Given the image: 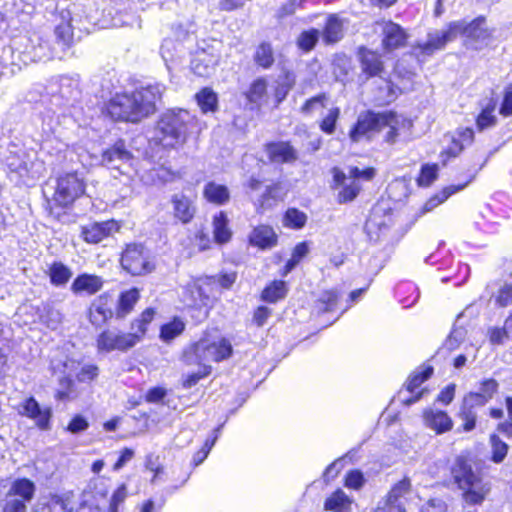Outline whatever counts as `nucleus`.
Here are the masks:
<instances>
[{
  "mask_svg": "<svg viewBox=\"0 0 512 512\" xmlns=\"http://www.w3.org/2000/svg\"><path fill=\"white\" fill-rule=\"evenodd\" d=\"M165 89L163 84L154 83L132 93L116 94L107 104V112L115 120L141 121L156 111Z\"/></svg>",
  "mask_w": 512,
  "mask_h": 512,
  "instance_id": "1",
  "label": "nucleus"
},
{
  "mask_svg": "<svg viewBox=\"0 0 512 512\" xmlns=\"http://www.w3.org/2000/svg\"><path fill=\"white\" fill-rule=\"evenodd\" d=\"M450 475L453 483L462 491V499L466 504H482L491 491L490 483L474 472L471 461L464 455L454 459Z\"/></svg>",
  "mask_w": 512,
  "mask_h": 512,
  "instance_id": "2",
  "label": "nucleus"
},
{
  "mask_svg": "<svg viewBox=\"0 0 512 512\" xmlns=\"http://www.w3.org/2000/svg\"><path fill=\"white\" fill-rule=\"evenodd\" d=\"M484 18H476L467 23L464 20L453 21L448 24L444 30H436L428 33L427 40L419 43L417 48L421 55L430 56L438 50H442L447 43L455 40L458 36H464L470 39H484L486 30L483 27Z\"/></svg>",
  "mask_w": 512,
  "mask_h": 512,
  "instance_id": "3",
  "label": "nucleus"
},
{
  "mask_svg": "<svg viewBox=\"0 0 512 512\" xmlns=\"http://www.w3.org/2000/svg\"><path fill=\"white\" fill-rule=\"evenodd\" d=\"M232 352L233 348L228 339L204 335L183 350L181 359L188 366L208 365L209 362H220L229 358Z\"/></svg>",
  "mask_w": 512,
  "mask_h": 512,
  "instance_id": "4",
  "label": "nucleus"
},
{
  "mask_svg": "<svg viewBox=\"0 0 512 512\" xmlns=\"http://www.w3.org/2000/svg\"><path fill=\"white\" fill-rule=\"evenodd\" d=\"M193 116L184 109H171L163 113L157 123V135L164 147H176L185 142Z\"/></svg>",
  "mask_w": 512,
  "mask_h": 512,
  "instance_id": "5",
  "label": "nucleus"
},
{
  "mask_svg": "<svg viewBox=\"0 0 512 512\" xmlns=\"http://www.w3.org/2000/svg\"><path fill=\"white\" fill-rule=\"evenodd\" d=\"M15 57L23 63L28 65L40 61H47L52 58L51 48L46 40L37 34L32 35L26 41L23 50L17 51L15 54L12 47H3L0 49V74L2 68L9 64L16 65Z\"/></svg>",
  "mask_w": 512,
  "mask_h": 512,
  "instance_id": "6",
  "label": "nucleus"
},
{
  "mask_svg": "<svg viewBox=\"0 0 512 512\" xmlns=\"http://www.w3.org/2000/svg\"><path fill=\"white\" fill-rule=\"evenodd\" d=\"M219 295L216 277L205 276L192 279L183 287L182 300L188 307L209 308Z\"/></svg>",
  "mask_w": 512,
  "mask_h": 512,
  "instance_id": "7",
  "label": "nucleus"
},
{
  "mask_svg": "<svg viewBox=\"0 0 512 512\" xmlns=\"http://www.w3.org/2000/svg\"><path fill=\"white\" fill-rule=\"evenodd\" d=\"M85 192V183L76 172L66 173L56 179L55 190L51 199L47 200L50 214L55 207H68Z\"/></svg>",
  "mask_w": 512,
  "mask_h": 512,
  "instance_id": "8",
  "label": "nucleus"
},
{
  "mask_svg": "<svg viewBox=\"0 0 512 512\" xmlns=\"http://www.w3.org/2000/svg\"><path fill=\"white\" fill-rule=\"evenodd\" d=\"M121 265L124 270L133 276L151 273L155 269V263L151 253L142 244H128L121 255Z\"/></svg>",
  "mask_w": 512,
  "mask_h": 512,
  "instance_id": "9",
  "label": "nucleus"
},
{
  "mask_svg": "<svg viewBox=\"0 0 512 512\" xmlns=\"http://www.w3.org/2000/svg\"><path fill=\"white\" fill-rule=\"evenodd\" d=\"M15 410L18 415L32 420L35 426L41 431L51 429L52 409L49 406L42 407L33 397H26L20 401Z\"/></svg>",
  "mask_w": 512,
  "mask_h": 512,
  "instance_id": "10",
  "label": "nucleus"
},
{
  "mask_svg": "<svg viewBox=\"0 0 512 512\" xmlns=\"http://www.w3.org/2000/svg\"><path fill=\"white\" fill-rule=\"evenodd\" d=\"M333 181L331 189L336 192V201L339 204H346L354 201L362 190L360 182L344 173L337 167L332 169Z\"/></svg>",
  "mask_w": 512,
  "mask_h": 512,
  "instance_id": "11",
  "label": "nucleus"
},
{
  "mask_svg": "<svg viewBox=\"0 0 512 512\" xmlns=\"http://www.w3.org/2000/svg\"><path fill=\"white\" fill-rule=\"evenodd\" d=\"M135 336L128 335L116 329H106L96 338V347L99 353L112 351H127L135 346Z\"/></svg>",
  "mask_w": 512,
  "mask_h": 512,
  "instance_id": "12",
  "label": "nucleus"
},
{
  "mask_svg": "<svg viewBox=\"0 0 512 512\" xmlns=\"http://www.w3.org/2000/svg\"><path fill=\"white\" fill-rule=\"evenodd\" d=\"M389 118L382 116V113L367 112L359 115L357 122L353 125L349 132L352 142H359L370 132L383 131V126L389 124Z\"/></svg>",
  "mask_w": 512,
  "mask_h": 512,
  "instance_id": "13",
  "label": "nucleus"
},
{
  "mask_svg": "<svg viewBox=\"0 0 512 512\" xmlns=\"http://www.w3.org/2000/svg\"><path fill=\"white\" fill-rule=\"evenodd\" d=\"M376 26L381 32L382 47L385 51L390 52L405 46L408 36L399 24L391 20H381L376 22Z\"/></svg>",
  "mask_w": 512,
  "mask_h": 512,
  "instance_id": "14",
  "label": "nucleus"
},
{
  "mask_svg": "<svg viewBox=\"0 0 512 512\" xmlns=\"http://www.w3.org/2000/svg\"><path fill=\"white\" fill-rule=\"evenodd\" d=\"M119 230L115 220L92 222L81 227V237L89 244H98Z\"/></svg>",
  "mask_w": 512,
  "mask_h": 512,
  "instance_id": "15",
  "label": "nucleus"
},
{
  "mask_svg": "<svg viewBox=\"0 0 512 512\" xmlns=\"http://www.w3.org/2000/svg\"><path fill=\"white\" fill-rule=\"evenodd\" d=\"M115 316L112 299L108 294H102L95 298L90 304L88 317L90 323L95 327H101L109 319Z\"/></svg>",
  "mask_w": 512,
  "mask_h": 512,
  "instance_id": "16",
  "label": "nucleus"
},
{
  "mask_svg": "<svg viewBox=\"0 0 512 512\" xmlns=\"http://www.w3.org/2000/svg\"><path fill=\"white\" fill-rule=\"evenodd\" d=\"M391 222L390 214H386L380 208H374L365 223L364 229L371 241H378L388 231Z\"/></svg>",
  "mask_w": 512,
  "mask_h": 512,
  "instance_id": "17",
  "label": "nucleus"
},
{
  "mask_svg": "<svg viewBox=\"0 0 512 512\" xmlns=\"http://www.w3.org/2000/svg\"><path fill=\"white\" fill-rule=\"evenodd\" d=\"M219 61V55L206 50H198L191 60V70L200 77L210 76Z\"/></svg>",
  "mask_w": 512,
  "mask_h": 512,
  "instance_id": "18",
  "label": "nucleus"
},
{
  "mask_svg": "<svg viewBox=\"0 0 512 512\" xmlns=\"http://www.w3.org/2000/svg\"><path fill=\"white\" fill-rule=\"evenodd\" d=\"M265 152L271 162L277 164L292 163L297 160V152L289 142H270L265 145Z\"/></svg>",
  "mask_w": 512,
  "mask_h": 512,
  "instance_id": "19",
  "label": "nucleus"
},
{
  "mask_svg": "<svg viewBox=\"0 0 512 512\" xmlns=\"http://www.w3.org/2000/svg\"><path fill=\"white\" fill-rule=\"evenodd\" d=\"M132 158L123 141L116 142L111 148L104 151L102 163L109 168L120 169L121 164L128 163Z\"/></svg>",
  "mask_w": 512,
  "mask_h": 512,
  "instance_id": "20",
  "label": "nucleus"
},
{
  "mask_svg": "<svg viewBox=\"0 0 512 512\" xmlns=\"http://www.w3.org/2000/svg\"><path fill=\"white\" fill-rule=\"evenodd\" d=\"M361 70L368 77L380 76L384 69L381 56L372 50L361 47L359 49Z\"/></svg>",
  "mask_w": 512,
  "mask_h": 512,
  "instance_id": "21",
  "label": "nucleus"
},
{
  "mask_svg": "<svg viewBox=\"0 0 512 512\" xmlns=\"http://www.w3.org/2000/svg\"><path fill=\"white\" fill-rule=\"evenodd\" d=\"M173 215L184 224L189 223L195 214V206L192 200L184 194H174L171 197Z\"/></svg>",
  "mask_w": 512,
  "mask_h": 512,
  "instance_id": "22",
  "label": "nucleus"
},
{
  "mask_svg": "<svg viewBox=\"0 0 512 512\" xmlns=\"http://www.w3.org/2000/svg\"><path fill=\"white\" fill-rule=\"evenodd\" d=\"M423 418L425 425L437 434L447 432L453 426L452 419L444 411L429 409L424 412Z\"/></svg>",
  "mask_w": 512,
  "mask_h": 512,
  "instance_id": "23",
  "label": "nucleus"
},
{
  "mask_svg": "<svg viewBox=\"0 0 512 512\" xmlns=\"http://www.w3.org/2000/svg\"><path fill=\"white\" fill-rule=\"evenodd\" d=\"M102 287L103 280L101 277L91 274H81L74 279L71 290L74 294L86 293L87 295H93L100 291Z\"/></svg>",
  "mask_w": 512,
  "mask_h": 512,
  "instance_id": "24",
  "label": "nucleus"
},
{
  "mask_svg": "<svg viewBox=\"0 0 512 512\" xmlns=\"http://www.w3.org/2000/svg\"><path fill=\"white\" fill-rule=\"evenodd\" d=\"M411 482L408 478H404L396 483L390 490L386 499V506L389 512H405V508L400 499L409 493Z\"/></svg>",
  "mask_w": 512,
  "mask_h": 512,
  "instance_id": "25",
  "label": "nucleus"
},
{
  "mask_svg": "<svg viewBox=\"0 0 512 512\" xmlns=\"http://www.w3.org/2000/svg\"><path fill=\"white\" fill-rule=\"evenodd\" d=\"M249 242L251 245L257 246L261 249H269L276 245L277 235L272 227L268 225H259L250 233Z\"/></svg>",
  "mask_w": 512,
  "mask_h": 512,
  "instance_id": "26",
  "label": "nucleus"
},
{
  "mask_svg": "<svg viewBox=\"0 0 512 512\" xmlns=\"http://www.w3.org/2000/svg\"><path fill=\"white\" fill-rule=\"evenodd\" d=\"M79 504L75 500L73 492L51 495L49 502L36 512H52L53 509L60 508L64 512H76Z\"/></svg>",
  "mask_w": 512,
  "mask_h": 512,
  "instance_id": "27",
  "label": "nucleus"
},
{
  "mask_svg": "<svg viewBox=\"0 0 512 512\" xmlns=\"http://www.w3.org/2000/svg\"><path fill=\"white\" fill-rule=\"evenodd\" d=\"M477 170L470 171L464 183L445 187L440 193L432 196L423 207L424 212L432 211L454 193L464 189L475 177Z\"/></svg>",
  "mask_w": 512,
  "mask_h": 512,
  "instance_id": "28",
  "label": "nucleus"
},
{
  "mask_svg": "<svg viewBox=\"0 0 512 512\" xmlns=\"http://www.w3.org/2000/svg\"><path fill=\"white\" fill-rule=\"evenodd\" d=\"M140 299V292L137 288H131L120 294L118 304L115 309V318L122 320L129 315L136 303Z\"/></svg>",
  "mask_w": 512,
  "mask_h": 512,
  "instance_id": "29",
  "label": "nucleus"
},
{
  "mask_svg": "<svg viewBox=\"0 0 512 512\" xmlns=\"http://www.w3.org/2000/svg\"><path fill=\"white\" fill-rule=\"evenodd\" d=\"M344 19L337 15H330L324 27L323 39L327 44H334L344 36Z\"/></svg>",
  "mask_w": 512,
  "mask_h": 512,
  "instance_id": "30",
  "label": "nucleus"
},
{
  "mask_svg": "<svg viewBox=\"0 0 512 512\" xmlns=\"http://www.w3.org/2000/svg\"><path fill=\"white\" fill-rule=\"evenodd\" d=\"M156 314L155 309L153 308H146L138 318L134 319L131 323V332L128 333V335L135 336V345L139 343L143 337L145 336L148 325L152 322L154 319V316Z\"/></svg>",
  "mask_w": 512,
  "mask_h": 512,
  "instance_id": "31",
  "label": "nucleus"
},
{
  "mask_svg": "<svg viewBox=\"0 0 512 512\" xmlns=\"http://www.w3.org/2000/svg\"><path fill=\"white\" fill-rule=\"evenodd\" d=\"M204 197L210 203L224 205L230 199V192L227 186L214 181L208 182L203 191Z\"/></svg>",
  "mask_w": 512,
  "mask_h": 512,
  "instance_id": "32",
  "label": "nucleus"
},
{
  "mask_svg": "<svg viewBox=\"0 0 512 512\" xmlns=\"http://www.w3.org/2000/svg\"><path fill=\"white\" fill-rule=\"evenodd\" d=\"M35 490V484L31 480L27 478H20L12 482L7 494L12 497L19 496V500H23L26 504L33 499Z\"/></svg>",
  "mask_w": 512,
  "mask_h": 512,
  "instance_id": "33",
  "label": "nucleus"
},
{
  "mask_svg": "<svg viewBox=\"0 0 512 512\" xmlns=\"http://www.w3.org/2000/svg\"><path fill=\"white\" fill-rule=\"evenodd\" d=\"M61 22L55 27V36L63 47H68L73 40V27L71 24L72 18L69 11H62L60 14Z\"/></svg>",
  "mask_w": 512,
  "mask_h": 512,
  "instance_id": "34",
  "label": "nucleus"
},
{
  "mask_svg": "<svg viewBox=\"0 0 512 512\" xmlns=\"http://www.w3.org/2000/svg\"><path fill=\"white\" fill-rule=\"evenodd\" d=\"M228 222V217L223 211L216 214L213 218L214 240L218 244L227 243L231 239L232 232L228 227Z\"/></svg>",
  "mask_w": 512,
  "mask_h": 512,
  "instance_id": "35",
  "label": "nucleus"
},
{
  "mask_svg": "<svg viewBox=\"0 0 512 512\" xmlns=\"http://www.w3.org/2000/svg\"><path fill=\"white\" fill-rule=\"evenodd\" d=\"M50 282L54 286H64L72 277L71 269L62 262H53L48 271Z\"/></svg>",
  "mask_w": 512,
  "mask_h": 512,
  "instance_id": "36",
  "label": "nucleus"
},
{
  "mask_svg": "<svg viewBox=\"0 0 512 512\" xmlns=\"http://www.w3.org/2000/svg\"><path fill=\"white\" fill-rule=\"evenodd\" d=\"M198 106L203 113L215 112L218 108L217 94L208 87L201 89L195 95Z\"/></svg>",
  "mask_w": 512,
  "mask_h": 512,
  "instance_id": "37",
  "label": "nucleus"
},
{
  "mask_svg": "<svg viewBox=\"0 0 512 512\" xmlns=\"http://www.w3.org/2000/svg\"><path fill=\"white\" fill-rule=\"evenodd\" d=\"M253 59L259 67L263 69L271 68L275 61L272 45L268 42L260 43L255 50Z\"/></svg>",
  "mask_w": 512,
  "mask_h": 512,
  "instance_id": "38",
  "label": "nucleus"
},
{
  "mask_svg": "<svg viewBox=\"0 0 512 512\" xmlns=\"http://www.w3.org/2000/svg\"><path fill=\"white\" fill-rule=\"evenodd\" d=\"M288 292L286 282L275 280L262 291V300L269 303H276L285 298Z\"/></svg>",
  "mask_w": 512,
  "mask_h": 512,
  "instance_id": "39",
  "label": "nucleus"
},
{
  "mask_svg": "<svg viewBox=\"0 0 512 512\" xmlns=\"http://www.w3.org/2000/svg\"><path fill=\"white\" fill-rule=\"evenodd\" d=\"M340 295L336 290L323 291L316 301L315 308L318 313L334 311Z\"/></svg>",
  "mask_w": 512,
  "mask_h": 512,
  "instance_id": "40",
  "label": "nucleus"
},
{
  "mask_svg": "<svg viewBox=\"0 0 512 512\" xmlns=\"http://www.w3.org/2000/svg\"><path fill=\"white\" fill-rule=\"evenodd\" d=\"M185 329V323L180 318H174L172 321L161 326L160 338L168 343L181 335Z\"/></svg>",
  "mask_w": 512,
  "mask_h": 512,
  "instance_id": "41",
  "label": "nucleus"
},
{
  "mask_svg": "<svg viewBox=\"0 0 512 512\" xmlns=\"http://www.w3.org/2000/svg\"><path fill=\"white\" fill-rule=\"evenodd\" d=\"M474 140V131L472 128H460L457 131V137L453 139V144L449 152L457 155L465 146L472 144Z\"/></svg>",
  "mask_w": 512,
  "mask_h": 512,
  "instance_id": "42",
  "label": "nucleus"
},
{
  "mask_svg": "<svg viewBox=\"0 0 512 512\" xmlns=\"http://www.w3.org/2000/svg\"><path fill=\"white\" fill-rule=\"evenodd\" d=\"M306 222L307 215L296 208H289L283 217V225L291 229H301L305 226Z\"/></svg>",
  "mask_w": 512,
  "mask_h": 512,
  "instance_id": "43",
  "label": "nucleus"
},
{
  "mask_svg": "<svg viewBox=\"0 0 512 512\" xmlns=\"http://www.w3.org/2000/svg\"><path fill=\"white\" fill-rule=\"evenodd\" d=\"M294 84L295 75L292 72L286 71L283 75L279 76L275 89V97L278 102H281L286 98Z\"/></svg>",
  "mask_w": 512,
  "mask_h": 512,
  "instance_id": "44",
  "label": "nucleus"
},
{
  "mask_svg": "<svg viewBox=\"0 0 512 512\" xmlns=\"http://www.w3.org/2000/svg\"><path fill=\"white\" fill-rule=\"evenodd\" d=\"M267 91V81L264 78H257L252 82L248 91L246 92V98L250 103L259 104L264 98Z\"/></svg>",
  "mask_w": 512,
  "mask_h": 512,
  "instance_id": "45",
  "label": "nucleus"
},
{
  "mask_svg": "<svg viewBox=\"0 0 512 512\" xmlns=\"http://www.w3.org/2000/svg\"><path fill=\"white\" fill-rule=\"evenodd\" d=\"M180 44L173 39H164L160 47V55L164 60L167 68L169 69V63L174 62L180 54Z\"/></svg>",
  "mask_w": 512,
  "mask_h": 512,
  "instance_id": "46",
  "label": "nucleus"
},
{
  "mask_svg": "<svg viewBox=\"0 0 512 512\" xmlns=\"http://www.w3.org/2000/svg\"><path fill=\"white\" fill-rule=\"evenodd\" d=\"M348 505V497L342 490H337L325 501V509L334 512H344Z\"/></svg>",
  "mask_w": 512,
  "mask_h": 512,
  "instance_id": "47",
  "label": "nucleus"
},
{
  "mask_svg": "<svg viewBox=\"0 0 512 512\" xmlns=\"http://www.w3.org/2000/svg\"><path fill=\"white\" fill-rule=\"evenodd\" d=\"M458 417L463 421V431L470 432L475 428L477 418L475 408L462 401Z\"/></svg>",
  "mask_w": 512,
  "mask_h": 512,
  "instance_id": "48",
  "label": "nucleus"
},
{
  "mask_svg": "<svg viewBox=\"0 0 512 512\" xmlns=\"http://www.w3.org/2000/svg\"><path fill=\"white\" fill-rule=\"evenodd\" d=\"M495 110L494 105H488L484 108L476 119V126L478 131H484L494 127L497 123V118L493 114Z\"/></svg>",
  "mask_w": 512,
  "mask_h": 512,
  "instance_id": "49",
  "label": "nucleus"
},
{
  "mask_svg": "<svg viewBox=\"0 0 512 512\" xmlns=\"http://www.w3.org/2000/svg\"><path fill=\"white\" fill-rule=\"evenodd\" d=\"M78 84L69 77H61L58 84V93L62 99L69 101L78 95Z\"/></svg>",
  "mask_w": 512,
  "mask_h": 512,
  "instance_id": "50",
  "label": "nucleus"
},
{
  "mask_svg": "<svg viewBox=\"0 0 512 512\" xmlns=\"http://www.w3.org/2000/svg\"><path fill=\"white\" fill-rule=\"evenodd\" d=\"M327 99L328 97L325 93L311 97L301 106L300 112L307 116L312 115L326 106Z\"/></svg>",
  "mask_w": 512,
  "mask_h": 512,
  "instance_id": "51",
  "label": "nucleus"
},
{
  "mask_svg": "<svg viewBox=\"0 0 512 512\" xmlns=\"http://www.w3.org/2000/svg\"><path fill=\"white\" fill-rule=\"evenodd\" d=\"M438 175V166L436 164H425L422 166L417 183L421 187L430 186Z\"/></svg>",
  "mask_w": 512,
  "mask_h": 512,
  "instance_id": "52",
  "label": "nucleus"
},
{
  "mask_svg": "<svg viewBox=\"0 0 512 512\" xmlns=\"http://www.w3.org/2000/svg\"><path fill=\"white\" fill-rule=\"evenodd\" d=\"M433 373V368L431 366H427L423 368L421 371H417L413 373L407 383V390L410 393L416 392V390L421 386V384L426 381Z\"/></svg>",
  "mask_w": 512,
  "mask_h": 512,
  "instance_id": "53",
  "label": "nucleus"
},
{
  "mask_svg": "<svg viewBox=\"0 0 512 512\" xmlns=\"http://www.w3.org/2000/svg\"><path fill=\"white\" fill-rule=\"evenodd\" d=\"M382 116H387L389 118V124H385L383 126V130L387 129L385 133V141L389 144L395 143L398 137V124L399 119L397 115L393 112H384Z\"/></svg>",
  "mask_w": 512,
  "mask_h": 512,
  "instance_id": "54",
  "label": "nucleus"
},
{
  "mask_svg": "<svg viewBox=\"0 0 512 512\" xmlns=\"http://www.w3.org/2000/svg\"><path fill=\"white\" fill-rule=\"evenodd\" d=\"M340 115V109L333 107L329 109L327 115L320 122V129L326 134H333L336 128V123Z\"/></svg>",
  "mask_w": 512,
  "mask_h": 512,
  "instance_id": "55",
  "label": "nucleus"
},
{
  "mask_svg": "<svg viewBox=\"0 0 512 512\" xmlns=\"http://www.w3.org/2000/svg\"><path fill=\"white\" fill-rule=\"evenodd\" d=\"M319 38V31L317 29H310L302 32L297 40L299 48L304 51H310L314 48Z\"/></svg>",
  "mask_w": 512,
  "mask_h": 512,
  "instance_id": "56",
  "label": "nucleus"
},
{
  "mask_svg": "<svg viewBox=\"0 0 512 512\" xmlns=\"http://www.w3.org/2000/svg\"><path fill=\"white\" fill-rule=\"evenodd\" d=\"M490 443L492 446V460L495 463L502 462L507 455V444L503 442L497 435H492L490 437Z\"/></svg>",
  "mask_w": 512,
  "mask_h": 512,
  "instance_id": "57",
  "label": "nucleus"
},
{
  "mask_svg": "<svg viewBox=\"0 0 512 512\" xmlns=\"http://www.w3.org/2000/svg\"><path fill=\"white\" fill-rule=\"evenodd\" d=\"M499 388L498 382L493 378L484 379L479 383L477 393L482 396L488 403L497 393Z\"/></svg>",
  "mask_w": 512,
  "mask_h": 512,
  "instance_id": "58",
  "label": "nucleus"
},
{
  "mask_svg": "<svg viewBox=\"0 0 512 512\" xmlns=\"http://www.w3.org/2000/svg\"><path fill=\"white\" fill-rule=\"evenodd\" d=\"M199 367V370L195 373L188 374L183 382L182 385L184 388L189 389L195 386L199 380L203 379L204 377L208 376L211 373V366L210 365H197Z\"/></svg>",
  "mask_w": 512,
  "mask_h": 512,
  "instance_id": "59",
  "label": "nucleus"
},
{
  "mask_svg": "<svg viewBox=\"0 0 512 512\" xmlns=\"http://www.w3.org/2000/svg\"><path fill=\"white\" fill-rule=\"evenodd\" d=\"M279 187L277 185H271L266 187L265 192L262 194L259 199V207L258 210L264 211L267 207H270L275 203L279 198Z\"/></svg>",
  "mask_w": 512,
  "mask_h": 512,
  "instance_id": "60",
  "label": "nucleus"
},
{
  "mask_svg": "<svg viewBox=\"0 0 512 512\" xmlns=\"http://www.w3.org/2000/svg\"><path fill=\"white\" fill-rule=\"evenodd\" d=\"M466 330L463 327H454L445 341V347L448 350H454L464 341Z\"/></svg>",
  "mask_w": 512,
  "mask_h": 512,
  "instance_id": "61",
  "label": "nucleus"
},
{
  "mask_svg": "<svg viewBox=\"0 0 512 512\" xmlns=\"http://www.w3.org/2000/svg\"><path fill=\"white\" fill-rule=\"evenodd\" d=\"M389 196L395 200H401V197L408 195V183L404 179L393 181L388 187Z\"/></svg>",
  "mask_w": 512,
  "mask_h": 512,
  "instance_id": "62",
  "label": "nucleus"
},
{
  "mask_svg": "<svg viewBox=\"0 0 512 512\" xmlns=\"http://www.w3.org/2000/svg\"><path fill=\"white\" fill-rule=\"evenodd\" d=\"M495 302L500 307H507L512 304V284H504L498 290Z\"/></svg>",
  "mask_w": 512,
  "mask_h": 512,
  "instance_id": "63",
  "label": "nucleus"
},
{
  "mask_svg": "<svg viewBox=\"0 0 512 512\" xmlns=\"http://www.w3.org/2000/svg\"><path fill=\"white\" fill-rule=\"evenodd\" d=\"M27 507L23 500L6 495L1 512H26Z\"/></svg>",
  "mask_w": 512,
  "mask_h": 512,
  "instance_id": "64",
  "label": "nucleus"
}]
</instances>
